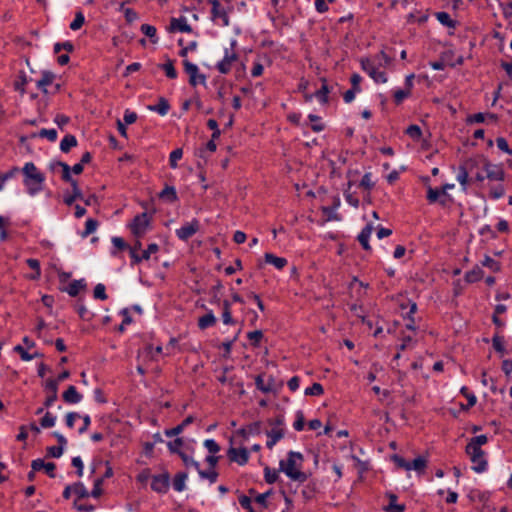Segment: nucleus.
<instances>
[{
  "label": "nucleus",
  "instance_id": "obj_4",
  "mask_svg": "<svg viewBox=\"0 0 512 512\" xmlns=\"http://www.w3.org/2000/svg\"><path fill=\"white\" fill-rule=\"evenodd\" d=\"M466 453L470 458L472 463V469L477 473H482L487 469V460L485 458V453L481 448H476L474 446H466Z\"/></svg>",
  "mask_w": 512,
  "mask_h": 512
},
{
  "label": "nucleus",
  "instance_id": "obj_22",
  "mask_svg": "<svg viewBox=\"0 0 512 512\" xmlns=\"http://www.w3.org/2000/svg\"><path fill=\"white\" fill-rule=\"evenodd\" d=\"M264 258L266 263L275 266L279 270L283 269L287 265V260L285 258L275 256L272 253H266Z\"/></svg>",
  "mask_w": 512,
  "mask_h": 512
},
{
  "label": "nucleus",
  "instance_id": "obj_28",
  "mask_svg": "<svg viewBox=\"0 0 512 512\" xmlns=\"http://www.w3.org/2000/svg\"><path fill=\"white\" fill-rule=\"evenodd\" d=\"M467 167H462L461 165L458 168V173L456 176L457 181L460 183L462 190L466 191L468 182H469V171L466 170Z\"/></svg>",
  "mask_w": 512,
  "mask_h": 512
},
{
  "label": "nucleus",
  "instance_id": "obj_1",
  "mask_svg": "<svg viewBox=\"0 0 512 512\" xmlns=\"http://www.w3.org/2000/svg\"><path fill=\"white\" fill-rule=\"evenodd\" d=\"M23 184L30 196H35L44 188L45 175L33 162H27L22 168Z\"/></svg>",
  "mask_w": 512,
  "mask_h": 512
},
{
  "label": "nucleus",
  "instance_id": "obj_52",
  "mask_svg": "<svg viewBox=\"0 0 512 512\" xmlns=\"http://www.w3.org/2000/svg\"><path fill=\"white\" fill-rule=\"evenodd\" d=\"M178 455L181 457L183 463L187 467H195L197 470H199V464L196 462L192 457L188 456L184 452H178Z\"/></svg>",
  "mask_w": 512,
  "mask_h": 512
},
{
  "label": "nucleus",
  "instance_id": "obj_54",
  "mask_svg": "<svg viewBox=\"0 0 512 512\" xmlns=\"http://www.w3.org/2000/svg\"><path fill=\"white\" fill-rule=\"evenodd\" d=\"M14 351H15V352H17V353L20 355V357H21V359H22L23 361H30V360H32V359H34V358H36V355H31V354H29V353L25 350V348H24L23 346H21V345H17V346H15V347H14Z\"/></svg>",
  "mask_w": 512,
  "mask_h": 512
},
{
  "label": "nucleus",
  "instance_id": "obj_56",
  "mask_svg": "<svg viewBox=\"0 0 512 512\" xmlns=\"http://www.w3.org/2000/svg\"><path fill=\"white\" fill-rule=\"evenodd\" d=\"M204 446L211 454H216L220 451V446L213 439H206L204 441Z\"/></svg>",
  "mask_w": 512,
  "mask_h": 512
},
{
  "label": "nucleus",
  "instance_id": "obj_50",
  "mask_svg": "<svg viewBox=\"0 0 512 512\" xmlns=\"http://www.w3.org/2000/svg\"><path fill=\"white\" fill-rule=\"evenodd\" d=\"M411 94L410 91L406 89H397L394 91V101L396 104H400L405 98L409 97Z\"/></svg>",
  "mask_w": 512,
  "mask_h": 512
},
{
  "label": "nucleus",
  "instance_id": "obj_32",
  "mask_svg": "<svg viewBox=\"0 0 512 512\" xmlns=\"http://www.w3.org/2000/svg\"><path fill=\"white\" fill-rule=\"evenodd\" d=\"M268 440H267V447L271 449L282 437L283 432L280 429H272L267 433Z\"/></svg>",
  "mask_w": 512,
  "mask_h": 512
},
{
  "label": "nucleus",
  "instance_id": "obj_30",
  "mask_svg": "<svg viewBox=\"0 0 512 512\" xmlns=\"http://www.w3.org/2000/svg\"><path fill=\"white\" fill-rule=\"evenodd\" d=\"M483 275H484L483 270L480 267L476 266L472 270L466 272L465 280L468 283H474V282L481 280Z\"/></svg>",
  "mask_w": 512,
  "mask_h": 512
},
{
  "label": "nucleus",
  "instance_id": "obj_59",
  "mask_svg": "<svg viewBox=\"0 0 512 512\" xmlns=\"http://www.w3.org/2000/svg\"><path fill=\"white\" fill-rule=\"evenodd\" d=\"M406 133L415 140H418L422 134L421 129L418 125H410L406 129Z\"/></svg>",
  "mask_w": 512,
  "mask_h": 512
},
{
  "label": "nucleus",
  "instance_id": "obj_44",
  "mask_svg": "<svg viewBox=\"0 0 512 512\" xmlns=\"http://www.w3.org/2000/svg\"><path fill=\"white\" fill-rule=\"evenodd\" d=\"M56 423V416L52 415L50 412H47L44 417L41 419L40 424L43 428H51Z\"/></svg>",
  "mask_w": 512,
  "mask_h": 512
},
{
  "label": "nucleus",
  "instance_id": "obj_62",
  "mask_svg": "<svg viewBox=\"0 0 512 512\" xmlns=\"http://www.w3.org/2000/svg\"><path fill=\"white\" fill-rule=\"evenodd\" d=\"M496 144H497V147H498L501 151H503V152H505V153H507V154H509V155H512V149H510V148H509V146H508V142H507V140H506L505 138H503V137H498V138L496 139Z\"/></svg>",
  "mask_w": 512,
  "mask_h": 512
},
{
  "label": "nucleus",
  "instance_id": "obj_8",
  "mask_svg": "<svg viewBox=\"0 0 512 512\" xmlns=\"http://www.w3.org/2000/svg\"><path fill=\"white\" fill-rule=\"evenodd\" d=\"M184 70L189 75V83L192 86L205 83V76L199 73V69L196 64L189 61H184Z\"/></svg>",
  "mask_w": 512,
  "mask_h": 512
},
{
  "label": "nucleus",
  "instance_id": "obj_12",
  "mask_svg": "<svg viewBox=\"0 0 512 512\" xmlns=\"http://www.w3.org/2000/svg\"><path fill=\"white\" fill-rule=\"evenodd\" d=\"M227 454L232 462H236L241 466L245 465L249 460V452L246 448L230 447Z\"/></svg>",
  "mask_w": 512,
  "mask_h": 512
},
{
  "label": "nucleus",
  "instance_id": "obj_40",
  "mask_svg": "<svg viewBox=\"0 0 512 512\" xmlns=\"http://www.w3.org/2000/svg\"><path fill=\"white\" fill-rule=\"evenodd\" d=\"M324 393L323 386L320 383H313L312 386L305 389L306 396H321Z\"/></svg>",
  "mask_w": 512,
  "mask_h": 512
},
{
  "label": "nucleus",
  "instance_id": "obj_6",
  "mask_svg": "<svg viewBox=\"0 0 512 512\" xmlns=\"http://www.w3.org/2000/svg\"><path fill=\"white\" fill-rule=\"evenodd\" d=\"M208 2L212 6L211 13L213 20L219 25L227 26L229 19L225 7L222 6L219 0H208Z\"/></svg>",
  "mask_w": 512,
  "mask_h": 512
},
{
  "label": "nucleus",
  "instance_id": "obj_20",
  "mask_svg": "<svg viewBox=\"0 0 512 512\" xmlns=\"http://www.w3.org/2000/svg\"><path fill=\"white\" fill-rule=\"evenodd\" d=\"M55 75L52 72L45 71L42 73L41 78L37 81L36 86L38 89L47 93V87L52 84Z\"/></svg>",
  "mask_w": 512,
  "mask_h": 512
},
{
  "label": "nucleus",
  "instance_id": "obj_17",
  "mask_svg": "<svg viewBox=\"0 0 512 512\" xmlns=\"http://www.w3.org/2000/svg\"><path fill=\"white\" fill-rule=\"evenodd\" d=\"M436 19L447 29H455L457 27V20L452 18L447 12H436Z\"/></svg>",
  "mask_w": 512,
  "mask_h": 512
},
{
  "label": "nucleus",
  "instance_id": "obj_9",
  "mask_svg": "<svg viewBox=\"0 0 512 512\" xmlns=\"http://www.w3.org/2000/svg\"><path fill=\"white\" fill-rule=\"evenodd\" d=\"M199 230V221L193 219L191 222L185 223L175 231L177 237L183 241L191 238Z\"/></svg>",
  "mask_w": 512,
  "mask_h": 512
},
{
  "label": "nucleus",
  "instance_id": "obj_26",
  "mask_svg": "<svg viewBox=\"0 0 512 512\" xmlns=\"http://www.w3.org/2000/svg\"><path fill=\"white\" fill-rule=\"evenodd\" d=\"M77 145V139L74 135L68 134L66 135L60 142V150L64 153L70 151L72 147Z\"/></svg>",
  "mask_w": 512,
  "mask_h": 512
},
{
  "label": "nucleus",
  "instance_id": "obj_33",
  "mask_svg": "<svg viewBox=\"0 0 512 512\" xmlns=\"http://www.w3.org/2000/svg\"><path fill=\"white\" fill-rule=\"evenodd\" d=\"M85 287L84 280H74L72 281L68 287L66 288L67 293L75 297L79 294L80 290H82Z\"/></svg>",
  "mask_w": 512,
  "mask_h": 512
},
{
  "label": "nucleus",
  "instance_id": "obj_63",
  "mask_svg": "<svg viewBox=\"0 0 512 512\" xmlns=\"http://www.w3.org/2000/svg\"><path fill=\"white\" fill-rule=\"evenodd\" d=\"M159 250V246L155 243L148 245L147 249L142 252V258L144 260H149L152 254L157 253Z\"/></svg>",
  "mask_w": 512,
  "mask_h": 512
},
{
  "label": "nucleus",
  "instance_id": "obj_24",
  "mask_svg": "<svg viewBox=\"0 0 512 512\" xmlns=\"http://www.w3.org/2000/svg\"><path fill=\"white\" fill-rule=\"evenodd\" d=\"M215 323L216 317L214 316L211 310L202 317H200L198 320V326L200 329H206L208 327L213 326Z\"/></svg>",
  "mask_w": 512,
  "mask_h": 512
},
{
  "label": "nucleus",
  "instance_id": "obj_49",
  "mask_svg": "<svg viewBox=\"0 0 512 512\" xmlns=\"http://www.w3.org/2000/svg\"><path fill=\"white\" fill-rule=\"evenodd\" d=\"M84 21H85L84 15L81 12H78L75 15L74 20L70 23L69 27L72 30H78L82 27V25L84 24Z\"/></svg>",
  "mask_w": 512,
  "mask_h": 512
},
{
  "label": "nucleus",
  "instance_id": "obj_31",
  "mask_svg": "<svg viewBox=\"0 0 512 512\" xmlns=\"http://www.w3.org/2000/svg\"><path fill=\"white\" fill-rule=\"evenodd\" d=\"M409 471L410 470H414V471H417L418 473H422L424 472L426 466H427V461L424 457H417L415 458L413 461L409 462Z\"/></svg>",
  "mask_w": 512,
  "mask_h": 512
},
{
  "label": "nucleus",
  "instance_id": "obj_10",
  "mask_svg": "<svg viewBox=\"0 0 512 512\" xmlns=\"http://www.w3.org/2000/svg\"><path fill=\"white\" fill-rule=\"evenodd\" d=\"M237 54L233 50L225 49L224 57L216 65L221 74H227L231 71L233 63L237 60Z\"/></svg>",
  "mask_w": 512,
  "mask_h": 512
},
{
  "label": "nucleus",
  "instance_id": "obj_19",
  "mask_svg": "<svg viewBox=\"0 0 512 512\" xmlns=\"http://www.w3.org/2000/svg\"><path fill=\"white\" fill-rule=\"evenodd\" d=\"M389 504L384 507L386 512H403L405 510L404 504L397 503V496L394 493H387Z\"/></svg>",
  "mask_w": 512,
  "mask_h": 512
},
{
  "label": "nucleus",
  "instance_id": "obj_45",
  "mask_svg": "<svg viewBox=\"0 0 512 512\" xmlns=\"http://www.w3.org/2000/svg\"><path fill=\"white\" fill-rule=\"evenodd\" d=\"M183 156V151L182 149L178 148V149H175L173 150L171 153H170V156H169V164L172 168H176L177 167V162L178 160H180Z\"/></svg>",
  "mask_w": 512,
  "mask_h": 512
},
{
  "label": "nucleus",
  "instance_id": "obj_58",
  "mask_svg": "<svg viewBox=\"0 0 512 512\" xmlns=\"http://www.w3.org/2000/svg\"><path fill=\"white\" fill-rule=\"evenodd\" d=\"M461 394L468 400V407H473L476 404L477 398L473 393L468 391V388L463 386L460 390Z\"/></svg>",
  "mask_w": 512,
  "mask_h": 512
},
{
  "label": "nucleus",
  "instance_id": "obj_3",
  "mask_svg": "<svg viewBox=\"0 0 512 512\" xmlns=\"http://www.w3.org/2000/svg\"><path fill=\"white\" fill-rule=\"evenodd\" d=\"M362 70L367 73L376 83L384 84L388 81L386 73L380 66L370 58L360 60Z\"/></svg>",
  "mask_w": 512,
  "mask_h": 512
},
{
  "label": "nucleus",
  "instance_id": "obj_64",
  "mask_svg": "<svg viewBox=\"0 0 512 512\" xmlns=\"http://www.w3.org/2000/svg\"><path fill=\"white\" fill-rule=\"evenodd\" d=\"M63 451H64V447L62 446H50L47 448V453L49 456L51 457H54V458H59L62 454H63Z\"/></svg>",
  "mask_w": 512,
  "mask_h": 512
},
{
  "label": "nucleus",
  "instance_id": "obj_34",
  "mask_svg": "<svg viewBox=\"0 0 512 512\" xmlns=\"http://www.w3.org/2000/svg\"><path fill=\"white\" fill-rule=\"evenodd\" d=\"M159 68L165 72L168 78L175 79L177 77V71L170 59H168L165 63L160 64Z\"/></svg>",
  "mask_w": 512,
  "mask_h": 512
},
{
  "label": "nucleus",
  "instance_id": "obj_60",
  "mask_svg": "<svg viewBox=\"0 0 512 512\" xmlns=\"http://www.w3.org/2000/svg\"><path fill=\"white\" fill-rule=\"evenodd\" d=\"M360 186L366 190H370L374 186L371 173H365L363 175L360 181Z\"/></svg>",
  "mask_w": 512,
  "mask_h": 512
},
{
  "label": "nucleus",
  "instance_id": "obj_11",
  "mask_svg": "<svg viewBox=\"0 0 512 512\" xmlns=\"http://www.w3.org/2000/svg\"><path fill=\"white\" fill-rule=\"evenodd\" d=\"M169 474L163 473L152 477L151 489L157 493H166L169 488Z\"/></svg>",
  "mask_w": 512,
  "mask_h": 512
},
{
  "label": "nucleus",
  "instance_id": "obj_43",
  "mask_svg": "<svg viewBox=\"0 0 512 512\" xmlns=\"http://www.w3.org/2000/svg\"><path fill=\"white\" fill-rule=\"evenodd\" d=\"M328 94L329 89L327 84L324 82L322 87L316 91L315 97L321 102V103H327L328 102Z\"/></svg>",
  "mask_w": 512,
  "mask_h": 512
},
{
  "label": "nucleus",
  "instance_id": "obj_16",
  "mask_svg": "<svg viewBox=\"0 0 512 512\" xmlns=\"http://www.w3.org/2000/svg\"><path fill=\"white\" fill-rule=\"evenodd\" d=\"M63 400L70 404L79 403L82 400V395L78 393L76 387L70 385L62 395Z\"/></svg>",
  "mask_w": 512,
  "mask_h": 512
},
{
  "label": "nucleus",
  "instance_id": "obj_18",
  "mask_svg": "<svg viewBox=\"0 0 512 512\" xmlns=\"http://www.w3.org/2000/svg\"><path fill=\"white\" fill-rule=\"evenodd\" d=\"M372 231H373L372 224H367L362 229L360 234L358 235V241H359V243L362 245V247L365 250H370L371 249L370 244H369V238H370V236L372 234Z\"/></svg>",
  "mask_w": 512,
  "mask_h": 512
},
{
  "label": "nucleus",
  "instance_id": "obj_5",
  "mask_svg": "<svg viewBox=\"0 0 512 512\" xmlns=\"http://www.w3.org/2000/svg\"><path fill=\"white\" fill-rule=\"evenodd\" d=\"M255 385L258 390L262 393H274L276 394L280 388L282 387V383H277L273 376H269L267 381L264 380V376L262 374L257 375L255 377Z\"/></svg>",
  "mask_w": 512,
  "mask_h": 512
},
{
  "label": "nucleus",
  "instance_id": "obj_61",
  "mask_svg": "<svg viewBox=\"0 0 512 512\" xmlns=\"http://www.w3.org/2000/svg\"><path fill=\"white\" fill-rule=\"evenodd\" d=\"M183 445L182 438H176L174 441L168 442L167 446L171 453L181 452L180 447Z\"/></svg>",
  "mask_w": 512,
  "mask_h": 512
},
{
  "label": "nucleus",
  "instance_id": "obj_48",
  "mask_svg": "<svg viewBox=\"0 0 512 512\" xmlns=\"http://www.w3.org/2000/svg\"><path fill=\"white\" fill-rule=\"evenodd\" d=\"M94 298L99 300H106L107 294H106V288L105 285L102 283H98L94 288Z\"/></svg>",
  "mask_w": 512,
  "mask_h": 512
},
{
  "label": "nucleus",
  "instance_id": "obj_47",
  "mask_svg": "<svg viewBox=\"0 0 512 512\" xmlns=\"http://www.w3.org/2000/svg\"><path fill=\"white\" fill-rule=\"evenodd\" d=\"M264 477L265 481L269 484H273L278 479V472L275 469H270L269 467H265L264 469Z\"/></svg>",
  "mask_w": 512,
  "mask_h": 512
},
{
  "label": "nucleus",
  "instance_id": "obj_57",
  "mask_svg": "<svg viewBox=\"0 0 512 512\" xmlns=\"http://www.w3.org/2000/svg\"><path fill=\"white\" fill-rule=\"evenodd\" d=\"M415 341L411 336H404L402 338L401 344L398 346L399 351H404L406 349H411L414 347Z\"/></svg>",
  "mask_w": 512,
  "mask_h": 512
},
{
  "label": "nucleus",
  "instance_id": "obj_36",
  "mask_svg": "<svg viewBox=\"0 0 512 512\" xmlns=\"http://www.w3.org/2000/svg\"><path fill=\"white\" fill-rule=\"evenodd\" d=\"M161 199L167 200L169 202H174L177 200V193L174 187L167 186L165 187L159 194Z\"/></svg>",
  "mask_w": 512,
  "mask_h": 512
},
{
  "label": "nucleus",
  "instance_id": "obj_14",
  "mask_svg": "<svg viewBox=\"0 0 512 512\" xmlns=\"http://www.w3.org/2000/svg\"><path fill=\"white\" fill-rule=\"evenodd\" d=\"M170 32H191L192 28L188 25L184 16L171 18L169 25Z\"/></svg>",
  "mask_w": 512,
  "mask_h": 512
},
{
  "label": "nucleus",
  "instance_id": "obj_42",
  "mask_svg": "<svg viewBox=\"0 0 512 512\" xmlns=\"http://www.w3.org/2000/svg\"><path fill=\"white\" fill-rule=\"evenodd\" d=\"M40 138H47L49 141L54 142L57 139V131L55 129H41L38 134Z\"/></svg>",
  "mask_w": 512,
  "mask_h": 512
},
{
  "label": "nucleus",
  "instance_id": "obj_38",
  "mask_svg": "<svg viewBox=\"0 0 512 512\" xmlns=\"http://www.w3.org/2000/svg\"><path fill=\"white\" fill-rule=\"evenodd\" d=\"M73 493L78 499L86 498L89 496V492L82 482H76L72 485Z\"/></svg>",
  "mask_w": 512,
  "mask_h": 512
},
{
  "label": "nucleus",
  "instance_id": "obj_25",
  "mask_svg": "<svg viewBox=\"0 0 512 512\" xmlns=\"http://www.w3.org/2000/svg\"><path fill=\"white\" fill-rule=\"evenodd\" d=\"M187 477H188V475L185 472H180V473L176 474L173 479L174 490H176L178 492L184 491L186 488L185 483H186Z\"/></svg>",
  "mask_w": 512,
  "mask_h": 512
},
{
  "label": "nucleus",
  "instance_id": "obj_55",
  "mask_svg": "<svg viewBox=\"0 0 512 512\" xmlns=\"http://www.w3.org/2000/svg\"><path fill=\"white\" fill-rule=\"evenodd\" d=\"M248 339L251 341V344L254 346H258L261 339L263 338V333L260 330H255L248 333Z\"/></svg>",
  "mask_w": 512,
  "mask_h": 512
},
{
  "label": "nucleus",
  "instance_id": "obj_15",
  "mask_svg": "<svg viewBox=\"0 0 512 512\" xmlns=\"http://www.w3.org/2000/svg\"><path fill=\"white\" fill-rule=\"evenodd\" d=\"M31 467L34 471H40L43 469L51 478L55 477L54 470L56 466L52 462L45 463L42 459H35L32 461Z\"/></svg>",
  "mask_w": 512,
  "mask_h": 512
},
{
  "label": "nucleus",
  "instance_id": "obj_23",
  "mask_svg": "<svg viewBox=\"0 0 512 512\" xmlns=\"http://www.w3.org/2000/svg\"><path fill=\"white\" fill-rule=\"evenodd\" d=\"M485 161V157L483 156H475L467 159L461 166L467 167L466 170L469 172H473L475 168H478L480 166L483 167Z\"/></svg>",
  "mask_w": 512,
  "mask_h": 512
},
{
  "label": "nucleus",
  "instance_id": "obj_39",
  "mask_svg": "<svg viewBox=\"0 0 512 512\" xmlns=\"http://www.w3.org/2000/svg\"><path fill=\"white\" fill-rule=\"evenodd\" d=\"M481 263L484 267L489 268L493 272L500 271V263L498 261L494 260L489 255H485V257Z\"/></svg>",
  "mask_w": 512,
  "mask_h": 512
},
{
  "label": "nucleus",
  "instance_id": "obj_41",
  "mask_svg": "<svg viewBox=\"0 0 512 512\" xmlns=\"http://www.w3.org/2000/svg\"><path fill=\"white\" fill-rule=\"evenodd\" d=\"M417 310V305L416 303L412 302L410 304V309L409 311L407 312V317H408V323L406 324V328L408 330H411V331H415L416 330V326H415V323H414V319L412 318V315L416 312Z\"/></svg>",
  "mask_w": 512,
  "mask_h": 512
},
{
  "label": "nucleus",
  "instance_id": "obj_7",
  "mask_svg": "<svg viewBox=\"0 0 512 512\" xmlns=\"http://www.w3.org/2000/svg\"><path fill=\"white\" fill-rule=\"evenodd\" d=\"M149 226V218L147 213H142L140 215L135 216L133 222L130 225L131 231L134 236L137 238L142 237Z\"/></svg>",
  "mask_w": 512,
  "mask_h": 512
},
{
  "label": "nucleus",
  "instance_id": "obj_46",
  "mask_svg": "<svg viewBox=\"0 0 512 512\" xmlns=\"http://www.w3.org/2000/svg\"><path fill=\"white\" fill-rule=\"evenodd\" d=\"M56 165L62 168V179L68 183L72 182L70 166L64 162H58Z\"/></svg>",
  "mask_w": 512,
  "mask_h": 512
},
{
  "label": "nucleus",
  "instance_id": "obj_51",
  "mask_svg": "<svg viewBox=\"0 0 512 512\" xmlns=\"http://www.w3.org/2000/svg\"><path fill=\"white\" fill-rule=\"evenodd\" d=\"M488 441L486 435H479L473 437L470 442L467 444L468 446H474L476 448H481L482 445H485Z\"/></svg>",
  "mask_w": 512,
  "mask_h": 512
},
{
  "label": "nucleus",
  "instance_id": "obj_37",
  "mask_svg": "<svg viewBox=\"0 0 512 512\" xmlns=\"http://www.w3.org/2000/svg\"><path fill=\"white\" fill-rule=\"evenodd\" d=\"M97 228H98V221L95 219L89 218L86 220L85 229L82 232L81 236L83 238H86L90 234L94 233L97 230Z\"/></svg>",
  "mask_w": 512,
  "mask_h": 512
},
{
  "label": "nucleus",
  "instance_id": "obj_27",
  "mask_svg": "<svg viewBox=\"0 0 512 512\" xmlns=\"http://www.w3.org/2000/svg\"><path fill=\"white\" fill-rule=\"evenodd\" d=\"M151 111L157 112L161 116H165L169 109L170 105L165 98H160L159 102L156 105L148 107Z\"/></svg>",
  "mask_w": 512,
  "mask_h": 512
},
{
  "label": "nucleus",
  "instance_id": "obj_53",
  "mask_svg": "<svg viewBox=\"0 0 512 512\" xmlns=\"http://www.w3.org/2000/svg\"><path fill=\"white\" fill-rule=\"evenodd\" d=\"M492 345H493V348L501 353V354H504L505 352V347H504V340L502 337L498 336V335H495L492 339Z\"/></svg>",
  "mask_w": 512,
  "mask_h": 512
},
{
  "label": "nucleus",
  "instance_id": "obj_21",
  "mask_svg": "<svg viewBox=\"0 0 512 512\" xmlns=\"http://www.w3.org/2000/svg\"><path fill=\"white\" fill-rule=\"evenodd\" d=\"M446 198L443 197L442 189H434L432 187H428L427 189V200L429 203L440 202L442 205L446 204Z\"/></svg>",
  "mask_w": 512,
  "mask_h": 512
},
{
  "label": "nucleus",
  "instance_id": "obj_29",
  "mask_svg": "<svg viewBox=\"0 0 512 512\" xmlns=\"http://www.w3.org/2000/svg\"><path fill=\"white\" fill-rule=\"evenodd\" d=\"M374 61H376V63L378 64V66H380L382 69L388 67L391 65L392 63V58L386 54V52L384 50H381L377 55H375L373 58H372Z\"/></svg>",
  "mask_w": 512,
  "mask_h": 512
},
{
  "label": "nucleus",
  "instance_id": "obj_2",
  "mask_svg": "<svg viewBox=\"0 0 512 512\" xmlns=\"http://www.w3.org/2000/svg\"><path fill=\"white\" fill-rule=\"evenodd\" d=\"M303 462V456L299 452L290 451L287 460H281L280 470L292 480H305V474L301 472L300 467Z\"/></svg>",
  "mask_w": 512,
  "mask_h": 512
},
{
  "label": "nucleus",
  "instance_id": "obj_35",
  "mask_svg": "<svg viewBox=\"0 0 512 512\" xmlns=\"http://www.w3.org/2000/svg\"><path fill=\"white\" fill-rule=\"evenodd\" d=\"M230 306L231 305H230L229 301H227V300L223 301L222 320H223V323L226 324V325H233V324H235V321H234V319L232 318V315H231Z\"/></svg>",
  "mask_w": 512,
  "mask_h": 512
},
{
  "label": "nucleus",
  "instance_id": "obj_13",
  "mask_svg": "<svg viewBox=\"0 0 512 512\" xmlns=\"http://www.w3.org/2000/svg\"><path fill=\"white\" fill-rule=\"evenodd\" d=\"M483 169L486 171V177L490 180L502 181L504 179L503 169L498 165L490 163L486 158Z\"/></svg>",
  "mask_w": 512,
  "mask_h": 512
}]
</instances>
